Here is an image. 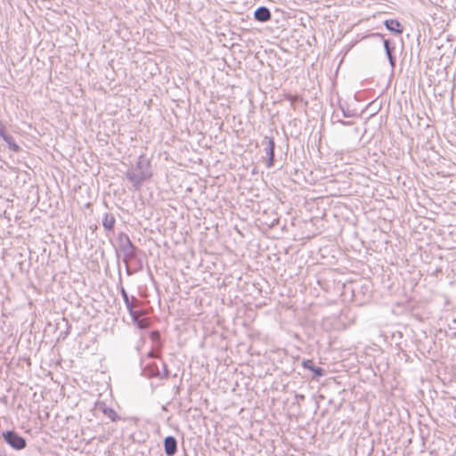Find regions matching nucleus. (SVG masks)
Returning <instances> with one entry per match:
<instances>
[{"instance_id": "obj_1", "label": "nucleus", "mask_w": 456, "mask_h": 456, "mask_svg": "<svg viewBox=\"0 0 456 456\" xmlns=\"http://www.w3.org/2000/svg\"><path fill=\"white\" fill-rule=\"evenodd\" d=\"M163 370H160L156 363H148L142 368V374L147 378L167 379L169 371L166 363H162Z\"/></svg>"}, {"instance_id": "obj_2", "label": "nucleus", "mask_w": 456, "mask_h": 456, "mask_svg": "<svg viewBox=\"0 0 456 456\" xmlns=\"http://www.w3.org/2000/svg\"><path fill=\"white\" fill-rule=\"evenodd\" d=\"M4 440L14 450H22L27 443L24 437L13 430H7L3 433Z\"/></svg>"}, {"instance_id": "obj_3", "label": "nucleus", "mask_w": 456, "mask_h": 456, "mask_svg": "<svg viewBox=\"0 0 456 456\" xmlns=\"http://www.w3.org/2000/svg\"><path fill=\"white\" fill-rule=\"evenodd\" d=\"M262 144L265 146L264 151L266 155V167L268 168L274 165V150L275 142L273 137L265 136L262 141Z\"/></svg>"}, {"instance_id": "obj_4", "label": "nucleus", "mask_w": 456, "mask_h": 456, "mask_svg": "<svg viewBox=\"0 0 456 456\" xmlns=\"http://www.w3.org/2000/svg\"><path fill=\"white\" fill-rule=\"evenodd\" d=\"M134 169L141 173L146 180L151 178L152 175L151 171V162L143 154L138 157Z\"/></svg>"}, {"instance_id": "obj_5", "label": "nucleus", "mask_w": 456, "mask_h": 456, "mask_svg": "<svg viewBox=\"0 0 456 456\" xmlns=\"http://www.w3.org/2000/svg\"><path fill=\"white\" fill-rule=\"evenodd\" d=\"M126 179L132 183L134 190H139L146 179L134 168H130L126 172Z\"/></svg>"}, {"instance_id": "obj_6", "label": "nucleus", "mask_w": 456, "mask_h": 456, "mask_svg": "<svg viewBox=\"0 0 456 456\" xmlns=\"http://www.w3.org/2000/svg\"><path fill=\"white\" fill-rule=\"evenodd\" d=\"M383 45L392 71L395 69L396 58L394 54L395 45L389 39H383Z\"/></svg>"}, {"instance_id": "obj_7", "label": "nucleus", "mask_w": 456, "mask_h": 456, "mask_svg": "<svg viewBox=\"0 0 456 456\" xmlns=\"http://www.w3.org/2000/svg\"><path fill=\"white\" fill-rule=\"evenodd\" d=\"M120 251L123 254V262L125 265H127V263L131 262L132 259H137V255L142 253V250L134 244L129 247H126Z\"/></svg>"}, {"instance_id": "obj_8", "label": "nucleus", "mask_w": 456, "mask_h": 456, "mask_svg": "<svg viewBox=\"0 0 456 456\" xmlns=\"http://www.w3.org/2000/svg\"><path fill=\"white\" fill-rule=\"evenodd\" d=\"M142 311H134L133 314H129L133 323L140 330L147 329L150 325L147 318H141Z\"/></svg>"}, {"instance_id": "obj_9", "label": "nucleus", "mask_w": 456, "mask_h": 456, "mask_svg": "<svg viewBox=\"0 0 456 456\" xmlns=\"http://www.w3.org/2000/svg\"><path fill=\"white\" fill-rule=\"evenodd\" d=\"M164 450L167 456H174L177 452V441L175 436H167L164 439Z\"/></svg>"}, {"instance_id": "obj_10", "label": "nucleus", "mask_w": 456, "mask_h": 456, "mask_svg": "<svg viewBox=\"0 0 456 456\" xmlns=\"http://www.w3.org/2000/svg\"><path fill=\"white\" fill-rule=\"evenodd\" d=\"M272 17L270 10L265 6H259L255 10L254 19L260 22H266Z\"/></svg>"}, {"instance_id": "obj_11", "label": "nucleus", "mask_w": 456, "mask_h": 456, "mask_svg": "<svg viewBox=\"0 0 456 456\" xmlns=\"http://www.w3.org/2000/svg\"><path fill=\"white\" fill-rule=\"evenodd\" d=\"M302 365L305 369L314 373V378H320L325 374V370L321 367L315 366L312 360H304Z\"/></svg>"}, {"instance_id": "obj_12", "label": "nucleus", "mask_w": 456, "mask_h": 456, "mask_svg": "<svg viewBox=\"0 0 456 456\" xmlns=\"http://www.w3.org/2000/svg\"><path fill=\"white\" fill-rule=\"evenodd\" d=\"M116 224L115 216L110 213H104L102 217V226L107 232H114Z\"/></svg>"}, {"instance_id": "obj_13", "label": "nucleus", "mask_w": 456, "mask_h": 456, "mask_svg": "<svg viewBox=\"0 0 456 456\" xmlns=\"http://www.w3.org/2000/svg\"><path fill=\"white\" fill-rule=\"evenodd\" d=\"M384 25L387 30L390 32H393L396 35H400L403 33V26L402 24L397 20L394 19L386 20L384 21Z\"/></svg>"}, {"instance_id": "obj_14", "label": "nucleus", "mask_w": 456, "mask_h": 456, "mask_svg": "<svg viewBox=\"0 0 456 456\" xmlns=\"http://www.w3.org/2000/svg\"><path fill=\"white\" fill-rule=\"evenodd\" d=\"M118 247H119L120 250H122L126 247H129L133 244L129 236L125 232H120L118 234Z\"/></svg>"}, {"instance_id": "obj_15", "label": "nucleus", "mask_w": 456, "mask_h": 456, "mask_svg": "<svg viewBox=\"0 0 456 456\" xmlns=\"http://www.w3.org/2000/svg\"><path fill=\"white\" fill-rule=\"evenodd\" d=\"M118 247H119L120 250H122L126 247H129L133 244L129 236L125 232H120L118 234Z\"/></svg>"}, {"instance_id": "obj_16", "label": "nucleus", "mask_w": 456, "mask_h": 456, "mask_svg": "<svg viewBox=\"0 0 456 456\" xmlns=\"http://www.w3.org/2000/svg\"><path fill=\"white\" fill-rule=\"evenodd\" d=\"M2 139L7 143L9 149L13 152H19L20 151V147L16 143L14 138L11 134H7Z\"/></svg>"}, {"instance_id": "obj_17", "label": "nucleus", "mask_w": 456, "mask_h": 456, "mask_svg": "<svg viewBox=\"0 0 456 456\" xmlns=\"http://www.w3.org/2000/svg\"><path fill=\"white\" fill-rule=\"evenodd\" d=\"M101 408L104 415L107 416L111 421H117L118 419H119V417L114 411V409L107 406H103Z\"/></svg>"}, {"instance_id": "obj_18", "label": "nucleus", "mask_w": 456, "mask_h": 456, "mask_svg": "<svg viewBox=\"0 0 456 456\" xmlns=\"http://www.w3.org/2000/svg\"><path fill=\"white\" fill-rule=\"evenodd\" d=\"M129 314H133L134 306L139 303L138 299L134 296L128 297L127 302H124Z\"/></svg>"}, {"instance_id": "obj_19", "label": "nucleus", "mask_w": 456, "mask_h": 456, "mask_svg": "<svg viewBox=\"0 0 456 456\" xmlns=\"http://www.w3.org/2000/svg\"><path fill=\"white\" fill-rule=\"evenodd\" d=\"M332 119H333V123H339L341 124L342 126H351L353 124V122L351 121H346V120H343L338 113V111H334L333 114H332Z\"/></svg>"}, {"instance_id": "obj_20", "label": "nucleus", "mask_w": 456, "mask_h": 456, "mask_svg": "<svg viewBox=\"0 0 456 456\" xmlns=\"http://www.w3.org/2000/svg\"><path fill=\"white\" fill-rule=\"evenodd\" d=\"M339 109L342 111V117L344 118H352L356 116V112L354 110H349L348 107H346L344 104H339Z\"/></svg>"}, {"instance_id": "obj_21", "label": "nucleus", "mask_w": 456, "mask_h": 456, "mask_svg": "<svg viewBox=\"0 0 456 456\" xmlns=\"http://www.w3.org/2000/svg\"><path fill=\"white\" fill-rule=\"evenodd\" d=\"M150 338L153 341L155 346H160V333L158 330H152L150 333Z\"/></svg>"}, {"instance_id": "obj_22", "label": "nucleus", "mask_w": 456, "mask_h": 456, "mask_svg": "<svg viewBox=\"0 0 456 456\" xmlns=\"http://www.w3.org/2000/svg\"><path fill=\"white\" fill-rule=\"evenodd\" d=\"M132 261L135 262L136 268L135 271L142 270L143 267L142 260L139 257V255H137V259H132Z\"/></svg>"}, {"instance_id": "obj_23", "label": "nucleus", "mask_w": 456, "mask_h": 456, "mask_svg": "<svg viewBox=\"0 0 456 456\" xmlns=\"http://www.w3.org/2000/svg\"><path fill=\"white\" fill-rule=\"evenodd\" d=\"M119 291H120L121 297L123 298V301L127 302L128 297H130V296L127 294L126 290L125 289V288L123 286H120Z\"/></svg>"}, {"instance_id": "obj_24", "label": "nucleus", "mask_w": 456, "mask_h": 456, "mask_svg": "<svg viewBox=\"0 0 456 456\" xmlns=\"http://www.w3.org/2000/svg\"><path fill=\"white\" fill-rule=\"evenodd\" d=\"M6 134H7V133L5 132L4 126L2 123H0V137L3 138Z\"/></svg>"}, {"instance_id": "obj_25", "label": "nucleus", "mask_w": 456, "mask_h": 456, "mask_svg": "<svg viewBox=\"0 0 456 456\" xmlns=\"http://www.w3.org/2000/svg\"><path fill=\"white\" fill-rule=\"evenodd\" d=\"M135 269L132 270L129 266V263H127V265H126V273L128 276L132 275L134 273H135Z\"/></svg>"}, {"instance_id": "obj_26", "label": "nucleus", "mask_w": 456, "mask_h": 456, "mask_svg": "<svg viewBox=\"0 0 456 456\" xmlns=\"http://www.w3.org/2000/svg\"><path fill=\"white\" fill-rule=\"evenodd\" d=\"M148 356L151 358H154V357H156V354L153 351H150L148 353Z\"/></svg>"}, {"instance_id": "obj_27", "label": "nucleus", "mask_w": 456, "mask_h": 456, "mask_svg": "<svg viewBox=\"0 0 456 456\" xmlns=\"http://www.w3.org/2000/svg\"><path fill=\"white\" fill-rule=\"evenodd\" d=\"M372 37H381V38H383V35H382V34H380V33H374V34H372Z\"/></svg>"}, {"instance_id": "obj_28", "label": "nucleus", "mask_w": 456, "mask_h": 456, "mask_svg": "<svg viewBox=\"0 0 456 456\" xmlns=\"http://www.w3.org/2000/svg\"><path fill=\"white\" fill-rule=\"evenodd\" d=\"M289 99L291 101V103H293L295 101H297L298 99V97L297 96H291Z\"/></svg>"}, {"instance_id": "obj_29", "label": "nucleus", "mask_w": 456, "mask_h": 456, "mask_svg": "<svg viewBox=\"0 0 456 456\" xmlns=\"http://www.w3.org/2000/svg\"><path fill=\"white\" fill-rule=\"evenodd\" d=\"M97 229V225H94V227H92V230Z\"/></svg>"}, {"instance_id": "obj_30", "label": "nucleus", "mask_w": 456, "mask_h": 456, "mask_svg": "<svg viewBox=\"0 0 456 456\" xmlns=\"http://www.w3.org/2000/svg\"><path fill=\"white\" fill-rule=\"evenodd\" d=\"M97 229V225H94V227H92V230Z\"/></svg>"}]
</instances>
